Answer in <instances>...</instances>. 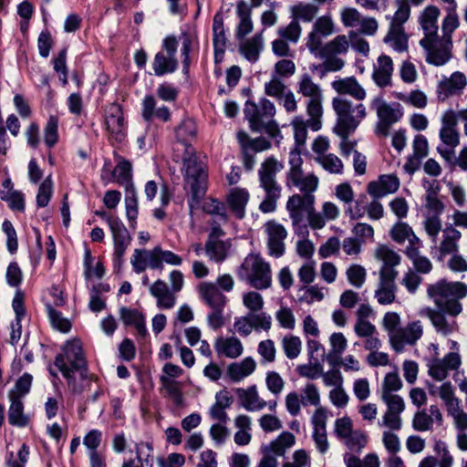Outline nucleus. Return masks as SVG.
<instances>
[{
    "label": "nucleus",
    "instance_id": "2eb2a0df",
    "mask_svg": "<svg viewBox=\"0 0 467 467\" xmlns=\"http://www.w3.org/2000/svg\"><path fill=\"white\" fill-rule=\"evenodd\" d=\"M178 41L174 36H167L152 62V69L156 76H163L176 71L178 60L176 58Z\"/></svg>",
    "mask_w": 467,
    "mask_h": 467
},
{
    "label": "nucleus",
    "instance_id": "c756f323",
    "mask_svg": "<svg viewBox=\"0 0 467 467\" xmlns=\"http://www.w3.org/2000/svg\"><path fill=\"white\" fill-rule=\"evenodd\" d=\"M155 247L151 250L135 249L131 257L130 264L136 274L144 272L147 268L153 270L161 268V263L158 256L154 254Z\"/></svg>",
    "mask_w": 467,
    "mask_h": 467
},
{
    "label": "nucleus",
    "instance_id": "5701e85b",
    "mask_svg": "<svg viewBox=\"0 0 467 467\" xmlns=\"http://www.w3.org/2000/svg\"><path fill=\"white\" fill-rule=\"evenodd\" d=\"M265 232L267 235L268 254L276 258L281 257L285 250L286 229L276 221L271 220L265 224Z\"/></svg>",
    "mask_w": 467,
    "mask_h": 467
},
{
    "label": "nucleus",
    "instance_id": "2f4dec72",
    "mask_svg": "<svg viewBox=\"0 0 467 467\" xmlns=\"http://www.w3.org/2000/svg\"><path fill=\"white\" fill-rule=\"evenodd\" d=\"M150 294L156 298V305L161 309H171L176 304L175 293L161 279L156 280L149 288Z\"/></svg>",
    "mask_w": 467,
    "mask_h": 467
},
{
    "label": "nucleus",
    "instance_id": "864d4df0",
    "mask_svg": "<svg viewBox=\"0 0 467 467\" xmlns=\"http://www.w3.org/2000/svg\"><path fill=\"white\" fill-rule=\"evenodd\" d=\"M317 5L311 3H299L291 7V14L295 20L310 23L318 14Z\"/></svg>",
    "mask_w": 467,
    "mask_h": 467
},
{
    "label": "nucleus",
    "instance_id": "20e7f679",
    "mask_svg": "<svg viewBox=\"0 0 467 467\" xmlns=\"http://www.w3.org/2000/svg\"><path fill=\"white\" fill-rule=\"evenodd\" d=\"M284 168L275 157L266 158L258 170L260 187L265 191V199L259 204L263 213H274L281 197L282 187L276 181V174Z\"/></svg>",
    "mask_w": 467,
    "mask_h": 467
},
{
    "label": "nucleus",
    "instance_id": "774afa93",
    "mask_svg": "<svg viewBox=\"0 0 467 467\" xmlns=\"http://www.w3.org/2000/svg\"><path fill=\"white\" fill-rule=\"evenodd\" d=\"M202 210L208 214L217 216V220L223 223H227L228 221V215L224 203L216 199L207 198L203 202Z\"/></svg>",
    "mask_w": 467,
    "mask_h": 467
},
{
    "label": "nucleus",
    "instance_id": "3c124183",
    "mask_svg": "<svg viewBox=\"0 0 467 467\" xmlns=\"http://www.w3.org/2000/svg\"><path fill=\"white\" fill-rule=\"evenodd\" d=\"M349 47V42L345 35L337 36L333 40L320 47L317 56H337L346 54Z\"/></svg>",
    "mask_w": 467,
    "mask_h": 467
},
{
    "label": "nucleus",
    "instance_id": "ea45409f",
    "mask_svg": "<svg viewBox=\"0 0 467 467\" xmlns=\"http://www.w3.org/2000/svg\"><path fill=\"white\" fill-rule=\"evenodd\" d=\"M256 368V362L252 357H246L239 362H234L227 367V375L234 381L239 382L252 375Z\"/></svg>",
    "mask_w": 467,
    "mask_h": 467
},
{
    "label": "nucleus",
    "instance_id": "c85d7f7f",
    "mask_svg": "<svg viewBox=\"0 0 467 467\" xmlns=\"http://www.w3.org/2000/svg\"><path fill=\"white\" fill-rule=\"evenodd\" d=\"M400 179L394 174H384L378 181L368 184V192L374 198H381L396 192L400 188Z\"/></svg>",
    "mask_w": 467,
    "mask_h": 467
},
{
    "label": "nucleus",
    "instance_id": "69168bd1",
    "mask_svg": "<svg viewBox=\"0 0 467 467\" xmlns=\"http://www.w3.org/2000/svg\"><path fill=\"white\" fill-rule=\"evenodd\" d=\"M398 8L391 17L389 27L404 28L403 25L410 16V6L409 0H396Z\"/></svg>",
    "mask_w": 467,
    "mask_h": 467
},
{
    "label": "nucleus",
    "instance_id": "9d476101",
    "mask_svg": "<svg viewBox=\"0 0 467 467\" xmlns=\"http://www.w3.org/2000/svg\"><path fill=\"white\" fill-rule=\"evenodd\" d=\"M370 108L376 112L378 119L374 128L375 134L387 138L391 127L403 117L402 106L398 102L388 103L382 95H378L370 100Z\"/></svg>",
    "mask_w": 467,
    "mask_h": 467
},
{
    "label": "nucleus",
    "instance_id": "6e6d98bb",
    "mask_svg": "<svg viewBox=\"0 0 467 467\" xmlns=\"http://www.w3.org/2000/svg\"><path fill=\"white\" fill-rule=\"evenodd\" d=\"M384 42L400 53L406 51L408 48V36L404 28L389 27L384 37Z\"/></svg>",
    "mask_w": 467,
    "mask_h": 467
},
{
    "label": "nucleus",
    "instance_id": "cd10ccee",
    "mask_svg": "<svg viewBox=\"0 0 467 467\" xmlns=\"http://www.w3.org/2000/svg\"><path fill=\"white\" fill-rule=\"evenodd\" d=\"M331 86L339 96L344 97L348 95L358 101H362L367 97L366 89L358 83L355 77L334 80Z\"/></svg>",
    "mask_w": 467,
    "mask_h": 467
},
{
    "label": "nucleus",
    "instance_id": "4be33fe9",
    "mask_svg": "<svg viewBox=\"0 0 467 467\" xmlns=\"http://www.w3.org/2000/svg\"><path fill=\"white\" fill-rule=\"evenodd\" d=\"M424 332L420 320L409 322L404 327H400L390 345L396 352H402L406 346H415L422 337Z\"/></svg>",
    "mask_w": 467,
    "mask_h": 467
},
{
    "label": "nucleus",
    "instance_id": "0eeeda50",
    "mask_svg": "<svg viewBox=\"0 0 467 467\" xmlns=\"http://www.w3.org/2000/svg\"><path fill=\"white\" fill-rule=\"evenodd\" d=\"M184 187L191 192L189 206L191 210L199 206L201 198L207 190L208 173L205 164L194 156L183 158Z\"/></svg>",
    "mask_w": 467,
    "mask_h": 467
},
{
    "label": "nucleus",
    "instance_id": "dca6fc26",
    "mask_svg": "<svg viewBox=\"0 0 467 467\" xmlns=\"http://www.w3.org/2000/svg\"><path fill=\"white\" fill-rule=\"evenodd\" d=\"M441 127L439 132L441 144L437 150L443 158V150L453 151L460 144V134L457 130L456 112L453 109H447L441 115Z\"/></svg>",
    "mask_w": 467,
    "mask_h": 467
},
{
    "label": "nucleus",
    "instance_id": "49530a36",
    "mask_svg": "<svg viewBox=\"0 0 467 467\" xmlns=\"http://www.w3.org/2000/svg\"><path fill=\"white\" fill-rule=\"evenodd\" d=\"M231 243L227 241H206L204 244V252L209 260L222 264L228 256Z\"/></svg>",
    "mask_w": 467,
    "mask_h": 467
},
{
    "label": "nucleus",
    "instance_id": "052dcab7",
    "mask_svg": "<svg viewBox=\"0 0 467 467\" xmlns=\"http://www.w3.org/2000/svg\"><path fill=\"white\" fill-rule=\"evenodd\" d=\"M161 386L173 403L181 407L183 405V396L180 382L170 379L167 376H161Z\"/></svg>",
    "mask_w": 467,
    "mask_h": 467
},
{
    "label": "nucleus",
    "instance_id": "4468645a",
    "mask_svg": "<svg viewBox=\"0 0 467 467\" xmlns=\"http://www.w3.org/2000/svg\"><path fill=\"white\" fill-rule=\"evenodd\" d=\"M420 45L425 51L428 64L441 67L448 63L452 57V39H445L439 36L422 37Z\"/></svg>",
    "mask_w": 467,
    "mask_h": 467
},
{
    "label": "nucleus",
    "instance_id": "a18cd8bd",
    "mask_svg": "<svg viewBox=\"0 0 467 467\" xmlns=\"http://www.w3.org/2000/svg\"><path fill=\"white\" fill-rule=\"evenodd\" d=\"M116 161L117 164L112 172L115 181L124 186L125 189L134 187L132 182V165L130 161L121 156H118Z\"/></svg>",
    "mask_w": 467,
    "mask_h": 467
},
{
    "label": "nucleus",
    "instance_id": "a19ab883",
    "mask_svg": "<svg viewBox=\"0 0 467 467\" xmlns=\"http://www.w3.org/2000/svg\"><path fill=\"white\" fill-rule=\"evenodd\" d=\"M391 238L398 244L409 242L407 247L421 246V241L416 236L412 228L404 222L396 223L390 232Z\"/></svg>",
    "mask_w": 467,
    "mask_h": 467
},
{
    "label": "nucleus",
    "instance_id": "13d9d810",
    "mask_svg": "<svg viewBox=\"0 0 467 467\" xmlns=\"http://www.w3.org/2000/svg\"><path fill=\"white\" fill-rule=\"evenodd\" d=\"M311 117L308 119H305L303 116H296L291 121L293 128L294 139L296 146H304L307 139V128L312 131H315L310 126Z\"/></svg>",
    "mask_w": 467,
    "mask_h": 467
},
{
    "label": "nucleus",
    "instance_id": "6e6552de",
    "mask_svg": "<svg viewBox=\"0 0 467 467\" xmlns=\"http://www.w3.org/2000/svg\"><path fill=\"white\" fill-rule=\"evenodd\" d=\"M276 109L275 104L265 98H262L259 104L246 101L244 113L250 123V127L254 131L265 130L271 136L279 132L277 124L272 119L275 115Z\"/></svg>",
    "mask_w": 467,
    "mask_h": 467
},
{
    "label": "nucleus",
    "instance_id": "f704fd0d",
    "mask_svg": "<svg viewBox=\"0 0 467 467\" xmlns=\"http://www.w3.org/2000/svg\"><path fill=\"white\" fill-rule=\"evenodd\" d=\"M214 349L219 356L228 358H237L244 353L243 343L235 336L217 337Z\"/></svg>",
    "mask_w": 467,
    "mask_h": 467
},
{
    "label": "nucleus",
    "instance_id": "de8ad7c7",
    "mask_svg": "<svg viewBox=\"0 0 467 467\" xmlns=\"http://www.w3.org/2000/svg\"><path fill=\"white\" fill-rule=\"evenodd\" d=\"M179 40L182 44L181 54L183 58V72L187 73L191 64L190 54L194 48L198 47V39L194 32L187 31L180 35Z\"/></svg>",
    "mask_w": 467,
    "mask_h": 467
},
{
    "label": "nucleus",
    "instance_id": "f257e3e1",
    "mask_svg": "<svg viewBox=\"0 0 467 467\" xmlns=\"http://www.w3.org/2000/svg\"><path fill=\"white\" fill-rule=\"evenodd\" d=\"M54 364L67 379L68 386L74 392L81 393L89 386L93 377L88 374L79 340L67 341L63 348V353L56 357Z\"/></svg>",
    "mask_w": 467,
    "mask_h": 467
},
{
    "label": "nucleus",
    "instance_id": "72a5a7b5",
    "mask_svg": "<svg viewBox=\"0 0 467 467\" xmlns=\"http://www.w3.org/2000/svg\"><path fill=\"white\" fill-rule=\"evenodd\" d=\"M393 71L394 67L391 57L387 55H381L378 57L373 67L372 78L379 88L388 87L391 84Z\"/></svg>",
    "mask_w": 467,
    "mask_h": 467
},
{
    "label": "nucleus",
    "instance_id": "4d7b16f0",
    "mask_svg": "<svg viewBox=\"0 0 467 467\" xmlns=\"http://www.w3.org/2000/svg\"><path fill=\"white\" fill-rule=\"evenodd\" d=\"M446 15L441 21V32L445 39H451L452 33L459 27L460 19L457 14V5L446 6Z\"/></svg>",
    "mask_w": 467,
    "mask_h": 467
},
{
    "label": "nucleus",
    "instance_id": "c9c22d12",
    "mask_svg": "<svg viewBox=\"0 0 467 467\" xmlns=\"http://www.w3.org/2000/svg\"><path fill=\"white\" fill-rule=\"evenodd\" d=\"M236 15L239 22L235 29V37L238 40H242L254 29V24L252 21V10L244 0L237 1Z\"/></svg>",
    "mask_w": 467,
    "mask_h": 467
},
{
    "label": "nucleus",
    "instance_id": "39448f33",
    "mask_svg": "<svg viewBox=\"0 0 467 467\" xmlns=\"http://www.w3.org/2000/svg\"><path fill=\"white\" fill-rule=\"evenodd\" d=\"M296 92L306 99V110L307 116L311 117L310 126L315 131H318L322 128L324 113V94L321 86L314 82L309 74L305 73L298 78Z\"/></svg>",
    "mask_w": 467,
    "mask_h": 467
},
{
    "label": "nucleus",
    "instance_id": "338daca9",
    "mask_svg": "<svg viewBox=\"0 0 467 467\" xmlns=\"http://www.w3.org/2000/svg\"><path fill=\"white\" fill-rule=\"evenodd\" d=\"M368 440V435L364 431L354 430L343 442L350 451L359 453L367 446Z\"/></svg>",
    "mask_w": 467,
    "mask_h": 467
},
{
    "label": "nucleus",
    "instance_id": "7c9ffc66",
    "mask_svg": "<svg viewBox=\"0 0 467 467\" xmlns=\"http://www.w3.org/2000/svg\"><path fill=\"white\" fill-rule=\"evenodd\" d=\"M441 10L434 5H427L419 15L418 22L424 33V37L436 36L439 31Z\"/></svg>",
    "mask_w": 467,
    "mask_h": 467
},
{
    "label": "nucleus",
    "instance_id": "393cba45",
    "mask_svg": "<svg viewBox=\"0 0 467 467\" xmlns=\"http://www.w3.org/2000/svg\"><path fill=\"white\" fill-rule=\"evenodd\" d=\"M461 357L458 353L450 352L442 358H433L428 363V374L438 381L448 377L450 370L457 369L461 365Z\"/></svg>",
    "mask_w": 467,
    "mask_h": 467
},
{
    "label": "nucleus",
    "instance_id": "c03bdc74",
    "mask_svg": "<svg viewBox=\"0 0 467 467\" xmlns=\"http://www.w3.org/2000/svg\"><path fill=\"white\" fill-rule=\"evenodd\" d=\"M213 43L214 48L215 61L218 62L223 58L226 46V36L223 28V17L216 15L213 23Z\"/></svg>",
    "mask_w": 467,
    "mask_h": 467
},
{
    "label": "nucleus",
    "instance_id": "a878e982",
    "mask_svg": "<svg viewBox=\"0 0 467 467\" xmlns=\"http://www.w3.org/2000/svg\"><path fill=\"white\" fill-rule=\"evenodd\" d=\"M462 238V233L451 223H447L442 230L441 237L435 244V249L438 253V259L443 260L447 255H451L459 252V242Z\"/></svg>",
    "mask_w": 467,
    "mask_h": 467
},
{
    "label": "nucleus",
    "instance_id": "6ab92c4d",
    "mask_svg": "<svg viewBox=\"0 0 467 467\" xmlns=\"http://www.w3.org/2000/svg\"><path fill=\"white\" fill-rule=\"evenodd\" d=\"M379 283L374 292V297L381 306H389L396 301V293L398 290L396 278L398 276L397 270L379 269Z\"/></svg>",
    "mask_w": 467,
    "mask_h": 467
},
{
    "label": "nucleus",
    "instance_id": "37998d69",
    "mask_svg": "<svg viewBox=\"0 0 467 467\" xmlns=\"http://www.w3.org/2000/svg\"><path fill=\"white\" fill-rule=\"evenodd\" d=\"M429 391L431 395H438L443 401L447 410L461 404V400L455 396V388L450 382H443L440 386L430 385Z\"/></svg>",
    "mask_w": 467,
    "mask_h": 467
},
{
    "label": "nucleus",
    "instance_id": "f8f14e48",
    "mask_svg": "<svg viewBox=\"0 0 467 467\" xmlns=\"http://www.w3.org/2000/svg\"><path fill=\"white\" fill-rule=\"evenodd\" d=\"M95 214L104 219L109 227L114 245L113 262L119 268L130 244L131 236L119 218L109 216L105 211H96Z\"/></svg>",
    "mask_w": 467,
    "mask_h": 467
},
{
    "label": "nucleus",
    "instance_id": "8fccbe9b",
    "mask_svg": "<svg viewBox=\"0 0 467 467\" xmlns=\"http://www.w3.org/2000/svg\"><path fill=\"white\" fill-rule=\"evenodd\" d=\"M420 247L421 246L406 247L405 254L411 261L415 269L414 272L426 275L432 270V264L427 256L420 254Z\"/></svg>",
    "mask_w": 467,
    "mask_h": 467
},
{
    "label": "nucleus",
    "instance_id": "bf43d9fd",
    "mask_svg": "<svg viewBox=\"0 0 467 467\" xmlns=\"http://www.w3.org/2000/svg\"><path fill=\"white\" fill-rule=\"evenodd\" d=\"M375 255L383 263L380 269L387 268L396 270L395 266L399 265L400 263V254L387 245H379L376 249Z\"/></svg>",
    "mask_w": 467,
    "mask_h": 467
},
{
    "label": "nucleus",
    "instance_id": "473e14b6",
    "mask_svg": "<svg viewBox=\"0 0 467 467\" xmlns=\"http://www.w3.org/2000/svg\"><path fill=\"white\" fill-rule=\"evenodd\" d=\"M442 423V414L436 405H431L429 412L420 410L414 414L412 427L417 431H427L432 429L433 423Z\"/></svg>",
    "mask_w": 467,
    "mask_h": 467
},
{
    "label": "nucleus",
    "instance_id": "680f3d73",
    "mask_svg": "<svg viewBox=\"0 0 467 467\" xmlns=\"http://www.w3.org/2000/svg\"><path fill=\"white\" fill-rule=\"evenodd\" d=\"M381 326L387 333L389 344L401 327V317L399 313L389 311L384 314Z\"/></svg>",
    "mask_w": 467,
    "mask_h": 467
},
{
    "label": "nucleus",
    "instance_id": "e433bc0d",
    "mask_svg": "<svg viewBox=\"0 0 467 467\" xmlns=\"http://www.w3.org/2000/svg\"><path fill=\"white\" fill-rule=\"evenodd\" d=\"M249 199L250 194L246 189L236 187L231 190L227 196V203L236 218L243 219L245 216Z\"/></svg>",
    "mask_w": 467,
    "mask_h": 467
},
{
    "label": "nucleus",
    "instance_id": "e2e57ef3",
    "mask_svg": "<svg viewBox=\"0 0 467 467\" xmlns=\"http://www.w3.org/2000/svg\"><path fill=\"white\" fill-rule=\"evenodd\" d=\"M33 377L31 374L24 373L15 383V386L8 391V398L23 400L31 389Z\"/></svg>",
    "mask_w": 467,
    "mask_h": 467
},
{
    "label": "nucleus",
    "instance_id": "a211bd4d",
    "mask_svg": "<svg viewBox=\"0 0 467 467\" xmlns=\"http://www.w3.org/2000/svg\"><path fill=\"white\" fill-rule=\"evenodd\" d=\"M105 126L111 140L121 143L127 135V123L122 108L118 103H110L105 109Z\"/></svg>",
    "mask_w": 467,
    "mask_h": 467
},
{
    "label": "nucleus",
    "instance_id": "5fc2aeb1",
    "mask_svg": "<svg viewBox=\"0 0 467 467\" xmlns=\"http://www.w3.org/2000/svg\"><path fill=\"white\" fill-rule=\"evenodd\" d=\"M291 181L294 186L298 188L303 194H313V192L317 189L319 180L314 174H308L304 176L303 171L293 174L292 177L288 178Z\"/></svg>",
    "mask_w": 467,
    "mask_h": 467
},
{
    "label": "nucleus",
    "instance_id": "9b49d317",
    "mask_svg": "<svg viewBox=\"0 0 467 467\" xmlns=\"http://www.w3.org/2000/svg\"><path fill=\"white\" fill-rule=\"evenodd\" d=\"M312 203H315L313 194H294L287 200L285 207L295 234L306 235L308 234L306 218H307Z\"/></svg>",
    "mask_w": 467,
    "mask_h": 467
},
{
    "label": "nucleus",
    "instance_id": "aec40b11",
    "mask_svg": "<svg viewBox=\"0 0 467 467\" xmlns=\"http://www.w3.org/2000/svg\"><path fill=\"white\" fill-rule=\"evenodd\" d=\"M335 33V23L330 15L319 16L313 24L312 30L307 36L306 47L314 56L322 45V38Z\"/></svg>",
    "mask_w": 467,
    "mask_h": 467
},
{
    "label": "nucleus",
    "instance_id": "0e129e2a",
    "mask_svg": "<svg viewBox=\"0 0 467 467\" xmlns=\"http://www.w3.org/2000/svg\"><path fill=\"white\" fill-rule=\"evenodd\" d=\"M315 161L330 173L340 174L343 171L344 165L342 161L333 153L316 156Z\"/></svg>",
    "mask_w": 467,
    "mask_h": 467
},
{
    "label": "nucleus",
    "instance_id": "412c9836",
    "mask_svg": "<svg viewBox=\"0 0 467 467\" xmlns=\"http://www.w3.org/2000/svg\"><path fill=\"white\" fill-rule=\"evenodd\" d=\"M422 314L430 319L435 332L442 337H450L459 329L457 316H449L441 308L426 307Z\"/></svg>",
    "mask_w": 467,
    "mask_h": 467
},
{
    "label": "nucleus",
    "instance_id": "f3484780",
    "mask_svg": "<svg viewBox=\"0 0 467 467\" xmlns=\"http://www.w3.org/2000/svg\"><path fill=\"white\" fill-rule=\"evenodd\" d=\"M340 20L346 27H358L364 36H374L378 32L379 23L372 16H364L357 8L344 7L340 11Z\"/></svg>",
    "mask_w": 467,
    "mask_h": 467
},
{
    "label": "nucleus",
    "instance_id": "1a4fd4ad",
    "mask_svg": "<svg viewBox=\"0 0 467 467\" xmlns=\"http://www.w3.org/2000/svg\"><path fill=\"white\" fill-rule=\"evenodd\" d=\"M197 292L202 301L212 311L207 316V323L213 329H219L224 325L223 309L227 304V297L213 282H202L197 286Z\"/></svg>",
    "mask_w": 467,
    "mask_h": 467
},
{
    "label": "nucleus",
    "instance_id": "f03ea898",
    "mask_svg": "<svg viewBox=\"0 0 467 467\" xmlns=\"http://www.w3.org/2000/svg\"><path fill=\"white\" fill-rule=\"evenodd\" d=\"M331 105L336 115L333 132L340 139H348L368 116L367 108L361 101L355 103L346 97L337 96L332 99Z\"/></svg>",
    "mask_w": 467,
    "mask_h": 467
},
{
    "label": "nucleus",
    "instance_id": "58836bf2",
    "mask_svg": "<svg viewBox=\"0 0 467 467\" xmlns=\"http://www.w3.org/2000/svg\"><path fill=\"white\" fill-rule=\"evenodd\" d=\"M10 405L7 410L8 422L12 426L25 428L30 422V417L25 413V406L23 400L8 398Z\"/></svg>",
    "mask_w": 467,
    "mask_h": 467
},
{
    "label": "nucleus",
    "instance_id": "09e8293b",
    "mask_svg": "<svg viewBox=\"0 0 467 467\" xmlns=\"http://www.w3.org/2000/svg\"><path fill=\"white\" fill-rule=\"evenodd\" d=\"M264 47V37L262 33L254 35L240 45V52L250 62H255Z\"/></svg>",
    "mask_w": 467,
    "mask_h": 467
},
{
    "label": "nucleus",
    "instance_id": "423d86ee",
    "mask_svg": "<svg viewBox=\"0 0 467 467\" xmlns=\"http://www.w3.org/2000/svg\"><path fill=\"white\" fill-rule=\"evenodd\" d=\"M238 278L246 282L250 286L263 290L272 285V270L258 254H249L236 271Z\"/></svg>",
    "mask_w": 467,
    "mask_h": 467
},
{
    "label": "nucleus",
    "instance_id": "b1692460",
    "mask_svg": "<svg viewBox=\"0 0 467 467\" xmlns=\"http://www.w3.org/2000/svg\"><path fill=\"white\" fill-rule=\"evenodd\" d=\"M467 86L465 75L460 71L453 72L450 77H443L437 86L439 100L445 101L452 96H460Z\"/></svg>",
    "mask_w": 467,
    "mask_h": 467
},
{
    "label": "nucleus",
    "instance_id": "79ce46f5",
    "mask_svg": "<svg viewBox=\"0 0 467 467\" xmlns=\"http://www.w3.org/2000/svg\"><path fill=\"white\" fill-rule=\"evenodd\" d=\"M176 139L185 148L187 155L193 154L191 141L196 135V125L191 119H184L175 130Z\"/></svg>",
    "mask_w": 467,
    "mask_h": 467
},
{
    "label": "nucleus",
    "instance_id": "bb28decb",
    "mask_svg": "<svg viewBox=\"0 0 467 467\" xmlns=\"http://www.w3.org/2000/svg\"><path fill=\"white\" fill-rule=\"evenodd\" d=\"M235 393L238 398L240 407L247 411H259L264 410L267 403L259 396L255 385L249 386L246 389L237 388Z\"/></svg>",
    "mask_w": 467,
    "mask_h": 467
},
{
    "label": "nucleus",
    "instance_id": "ddd939ff",
    "mask_svg": "<svg viewBox=\"0 0 467 467\" xmlns=\"http://www.w3.org/2000/svg\"><path fill=\"white\" fill-rule=\"evenodd\" d=\"M296 443V438L289 431H283L275 440L268 444H263L260 447L262 458L258 462L256 467H277L278 456H284L287 450Z\"/></svg>",
    "mask_w": 467,
    "mask_h": 467
},
{
    "label": "nucleus",
    "instance_id": "603ef678",
    "mask_svg": "<svg viewBox=\"0 0 467 467\" xmlns=\"http://www.w3.org/2000/svg\"><path fill=\"white\" fill-rule=\"evenodd\" d=\"M136 459L129 460L122 463L121 467H143V463L149 464L153 462L152 446L148 442L136 444Z\"/></svg>",
    "mask_w": 467,
    "mask_h": 467
},
{
    "label": "nucleus",
    "instance_id": "7ed1b4c3",
    "mask_svg": "<svg viewBox=\"0 0 467 467\" xmlns=\"http://www.w3.org/2000/svg\"><path fill=\"white\" fill-rule=\"evenodd\" d=\"M427 295L438 308L448 312L449 316H459L463 310L461 300L467 296V285L441 279L428 285Z\"/></svg>",
    "mask_w": 467,
    "mask_h": 467
},
{
    "label": "nucleus",
    "instance_id": "4c0bfd02",
    "mask_svg": "<svg viewBox=\"0 0 467 467\" xmlns=\"http://www.w3.org/2000/svg\"><path fill=\"white\" fill-rule=\"evenodd\" d=\"M156 107V99L151 95H147L142 100L141 115L147 121L152 120L153 118L167 122L171 119V112L168 107L161 106L158 109Z\"/></svg>",
    "mask_w": 467,
    "mask_h": 467
}]
</instances>
